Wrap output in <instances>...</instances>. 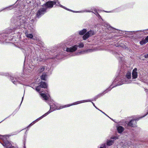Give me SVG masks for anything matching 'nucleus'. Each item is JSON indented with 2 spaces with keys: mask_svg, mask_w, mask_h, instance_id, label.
<instances>
[{
  "mask_svg": "<svg viewBox=\"0 0 148 148\" xmlns=\"http://www.w3.org/2000/svg\"><path fill=\"white\" fill-rule=\"evenodd\" d=\"M131 82V81H125V83H126V84H128V83H130Z\"/></svg>",
  "mask_w": 148,
  "mask_h": 148,
  "instance_id": "29",
  "label": "nucleus"
},
{
  "mask_svg": "<svg viewBox=\"0 0 148 148\" xmlns=\"http://www.w3.org/2000/svg\"><path fill=\"white\" fill-rule=\"evenodd\" d=\"M66 106H67L66 107L69 106H68V105H66Z\"/></svg>",
  "mask_w": 148,
  "mask_h": 148,
  "instance_id": "44",
  "label": "nucleus"
},
{
  "mask_svg": "<svg viewBox=\"0 0 148 148\" xmlns=\"http://www.w3.org/2000/svg\"><path fill=\"white\" fill-rule=\"evenodd\" d=\"M114 140H109L107 141V145L110 146L112 144L114 143Z\"/></svg>",
  "mask_w": 148,
  "mask_h": 148,
  "instance_id": "16",
  "label": "nucleus"
},
{
  "mask_svg": "<svg viewBox=\"0 0 148 148\" xmlns=\"http://www.w3.org/2000/svg\"><path fill=\"white\" fill-rule=\"evenodd\" d=\"M92 104H93V106H95V108H96L97 109H98V110H99V109L97 108V107L95 106V104H94L93 102H92Z\"/></svg>",
  "mask_w": 148,
  "mask_h": 148,
  "instance_id": "31",
  "label": "nucleus"
},
{
  "mask_svg": "<svg viewBox=\"0 0 148 148\" xmlns=\"http://www.w3.org/2000/svg\"><path fill=\"white\" fill-rule=\"evenodd\" d=\"M144 56L145 58H148V54L145 55Z\"/></svg>",
  "mask_w": 148,
  "mask_h": 148,
  "instance_id": "30",
  "label": "nucleus"
},
{
  "mask_svg": "<svg viewBox=\"0 0 148 148\" xmlns=\"http://www.w3.org/2000/svg\"><path fill=\"white\" fill-rule=\"evenodd\" d=\"M136 120H132L128 123V125L132 127H136Z\"/></svg>",
  "mask_w": 148,
  "mask_h": 148,
  "instance_id": "7",
  "label": "nucleus"
},
{
  "mask_svg": "<svg viewBox=\"0 0 148 148\" xmlns=\"http://www.w3.org/2000/svg\"><path fill=\"white\" fill-rule=\"evenodd\" d=\"M54 5V1H51L47 2L45 4L46 7L49 8H51Z\"/></svg>",
  "mask_w": 148,
  "mask_h": 148,
  "instance_id": "9",
  "label": "nucleus"
},
{
  "mask_svg": "<svg viewBox=\"0 0 148 148\" xmlns=\"http://www.w3.org/2000/svg\"><path fill=\"white\" fill-rule=\"evenodd\" d=\"M124 128L122 126H119L117 128L118 132L119 133H121L124 130Z\"/></svg>",
  "mask_w": 148,
  "mask_h": 148,
  "instance_id": "13",
  "label": "nucleus"
},
{
  "mask_svg": "<svg viewBox=\"0 0 148 148\" xmlns=\"http://www.w3.org/2000/svg\"><path fill=\"white\" fill-rule=\"evenodd\" d=\"M99 110L102 113H103V114H105L107 116H108L105 113H104V112H102V111L100 110Z\"/></svg>",
  "mask_w": 148,
  "mask_h": 148,
  "instance_id": "33",
  "label": "nucleus"
},
{
  "mask_svg": "<svg viewBox=\"0 0 148 148\" xmlns=\"http://www.w3.org/2000/svg\"><path fill=\"white\" fill-rule=\"evenodd\" d=\"M86 12H92V11H90V10H88V11H86Z\"/></svg>",
  "mask_w": 148,
  "mask_h": 148,
  "instance_id": "35",
  "label": "nucleus"
},
{
  "mask_svg": "<svg viewBox=\"0 0 148 148\" xmlns=\"http://www.w3.org/2000/svg\"><path fill=\"white\" fill-rule=\"evenodd\" d=\"M46 77V75L45 74H43L41 76V79L44 80H45V78Z\"/></svg>",
  "mask_w": 148,
  "mask_h": 148,
  "instance_id": "21",
  "label": "nucleus"
},
{
  "mask_svg": "<svg viewBox=\"0 0 148 148\" xmlns=\"http://www.w3.org/2000/svg\"><path fill=\"white\" fill-rule=\"evenodd\" d=\"M3 143H2L3 146L6 148H10L12 145L11 143L7 140V138L3 137L2 138Z\"/></svg>",
  "mask_w": 148,
  "mask_h": 148,
  "instance_id": "3",
  "label": "nucleus"
},
{
  "mask_svg": "<svg viewBox=\"0 0 148 148\" xmlns=\"http://www.w3.org/2000/svg\"><path fill=\"white\" fill-rule=\"evenodd\" d=\"M50 110L47 112L45 113L42 116L37 119L36 121H38L40 119H41L44 117L46 116L47 115L49 114L51 112L56 110V106L55 105H50Z\"/></svg>",
  "mask_w": 148,
  "mask_h": 148,
  "instance_id": "2",
  "label": "nucleus"
},
{
  "mask_svg": "<svg viewBox=\"0 0 148 148\" xmlns=\"http://www.w3.org/2000/svg\"><path fill=\"white\" fill-rule=\"evenodd\" d=\"M35 121L33 122L32 123H33L32 124V125L34 123H35Z\"/></svg>",
  "mask_w": 148,
  "mask_h": 148,
  "instance_id": "38",
  "label": "nucleus"
},
{
  "mask_svg": "<svg viewBox=\"0 0 148 148\" xmlns=\"http://www.w3.org/2000/svg\"><path fill=\"white\" fill-rule=\"evenodd\" d=\"M32 123H31V124L30 125H32Z\"/></svg>",
  "mask_w": 148,
  "mask_h": 148,
  "instance_id": "47",
  "label": "nucleus"
},
{
  "mask_svg": "<svg viewBox=\"0 0 148 148\" xmlns=\"http://www.w3.org/2000/svg\"><path fill=\"white\" fill-rule=\"evenodd\" d=\"M127 71L126 70H125L124 71V72L125 73H126L127 72Z\"/></svg>",
  "mask_w": 148,
  "mask_h": 148,
  "instance_id": "36",
  "label": "nucleus"
},
{
  "mask_svg": "<svg viewBox=\"0 0 148 148\" xmlns=\"http://www.w3.org/2000/svg\"><path fill=\"white\" fill-rule=\"evenodd\" d=\"M36 90L38 92H39L40 90V89L39 88V87L38 86L36 87Z\"/></svg>",
  "mask_w": 148,
  "mask_h": 148,
  "instance_id": "26",
  "label": "nucleus"
},
{
  "mask_svg": "<svg viewBox=\"0 0 148 148\" xmlns=\"http://www.w3.org/2000/svg\"><path fill=\"white\" fill-rule=\"evenodd\" d=\"M26 23V22L25 21L22 23H21V24L20 25V26H21V27H24V26H23V25H25V24ZM18 26H19V25Z\"/></svg>",
  "mask_w": 148,
  "mask_h": 148,
  "instance_id": "25",
  "label": "nucleus"
},
{
  "mask_svg": "<svg viewBox=\"0 0 148 148\" xmlns=\"http://www.w3.org/2000/svg\"><path fill=\"white\" fill-rule=\"evenodd\" d=\"M137 69L135 68L133 70L132 72V77L133 79H136L137 77L138 73L137 72Z\"/></svg>",
  "mask_w": 148,
  "mask_h": 148,
  "instance_id": "8",
  "label": "nucleus"
},
{
  "mask_svg": "<svg viewBox=\"0 0 148 148\" xmlns=\"http://www.w3.org/2000/svg\"><path fill=\"white\" fill-rule=\"evenodd\" d=\"M114 86H112V85H111L109 87V88L106 90L105 91L101 93H100L98 95L96 96L94 98V100H96V99H98V98L99 97L101 96H103L104 94L106 93V92H108L112 88L114 87Z\"/></svg>",
  "mask_w": 148,
  "mask_h": 148,
  "instance_id": "6",
  "label": "nucleus"
},
{
  "mask_svg": "<svg viewBox=\"0 0 148 148\" xmlns=\"http://www.w3.org/2000/svg\"><path fill=\"white\" fill-rule=\"evenodd\" d=\"M147 114H148V112H147V114H146L143 117L145 116L146 115H147Z\"/></svg>",
  "mask_w": 148,
  "mask_h": 148,
  "instance_id": "37",
  "label": "nucleus"
},
{
  "mask_svg": "<svg viewBox=\"0 0 148 148\" xmlns=\"http://www.w3.org/2000/svg\"><path fill=\"white\" fill-rule=\"evenodd\" d=\"M124 72H123V68H122L121 70L120 71V72L119 74V76H122V74H124Z\"/></svg>",
  "mask_w": 148,
  "mask_h": 148,
  "instance_id": "22",
  "label": "nucleus"
},
{
  "mask_svg": "<svg viewBox=\"0 0 148 148\" xmlns=\"http://www.w3.org/2000/svg\"><path fill=\"white\" fill-rule=\"evenodd\" d=\"M66 106H67L66 107L69 106H68V105H66Z\"/></svg>",
  "mask_w": 148,
  "mask_h": 148,
  "instance_id": "43",
  "label": "nucleus"
},
{
  "mask_svg": "<svg viewBox=\"0 0 148 148\" xmlns=\"http://www.w3.org/2000/svg\"><path fill=\"white\" fill-rule=\"evenodd\" d=\"M86 30L85 29H84L83 30H81L79 32V34L80 35H83L86 32Z\"/></svg>",
  "mask_w": 148,
  "mask_h": 148,
  "instance_id": "19",
  "label": "nucleus"
},
{
  "mask_svg": "<svg viewBox=\"0 0 148 148\" xmlns=\"http://www.w3.org/2000/svg\"><path fill=\"white\" fill-rule=\"evenodd\" d=\"M66 106H67L66 107L69 106H68V105H66Z\"/></svg>",
  "mask_w": 148,
  "mask_h": 148,
  "instance_id": "42",
  "label": "nucleus"
},
{
  "mask_svg": "<svg viewBox=\"0 0 148 148\" xmlns=\"http://www.w3.org/2000/svg\"><path fill=\"white\" fill-rule=\"evenodd\" d=\"M90 101V100H84L82 101H77L75 103V104H78L79 103H84L85 102H87Z\"/></svg>",
  "mask_w": 148,
  "mask_h": 148,
  "instance_id": "15",
  "label": "nucleus"
},
{
  "mask_svg": "<svg viewBox=\"0 0 148 148\" xmlns=\"http://www.w3.org/2000/svg\"><path fill=\"white\" fill-rule=\"evenodd\" d=\"M12 82L14 84H16L17 83H19V81L18 80V78H16L12 77Z\"/></svg>",
  "mask_w": 148,
  "mask_h": 148,
  "instance_id": "14",
  "label": "nucleus"
},
{
  "mask_svg": "<svg viewBox=\"0 0 148 148\" xmlns=\"http://www.w3.org/2000/svg\"><path fill=\"white\" fill-rule=\"evenodd\" d=\"M94 11L95 12V13H94V14H95V15H96L97 16H99L100 17V16L99 15V14L97 12V10L96 9H95L94 10Z\"/></svg>",
  "mask_w": 148,
  "mask_h": 148,
  "instance_id": "24",
  "label": "nucleus"
},
{
  "mask_svg": "<svg viewBox=\"0 0 148 148\" xmlns=\"http://www.w3.org/2000/svg\"><path fill=\"white\" fill-rule=\"evenodd\" d=\"M23 97L22 98V101H21V103L23 101Z\"/></svg>",
  "mask_w": 148,
  "mask_h": 148,
  "instance_id": "34",
  "label": "nucleus"
},
{
  "mask_svg": "<svg viewBox=\"0 0 148 148\" xmlns=\"http://www.w3.org/2000/svg\"><path fill=\"white\" fill-rule=\"evenodd\" d=\"M93 50L92 49H88V50H87L86 51L87 52H91Z\"/></svg>",
  "mask_w": 148,
  "mask_h": 148,
  "instance_id": "28",
  "label": "nucleus"
},
{
  "mask_svg": "<svg viewBox=\"0 0 148 148\" xmlns=\"http://www.w3.org/2000/svg\"><path fill=\"white\" fill-rule=\"evenodd\" d=\"M25 34L27 38H32L33 37V35L31 34H28L27 33H26Z\"/></svg>",
  "mask_w": 148,
  "mask_h": 148,
  "instance_id": "20",
  "label": "nucleus"
},
{
  "mask_svg": "<svg viewBox=\"0 0 148 148\" xmlns=\"http://www.w3.org/2000/svg\"><path fill=\"white\" fill-rule=\"evenodd\" d=\"M111 138L112 139H117L118 138L116 136H113V137H112Z\"/></svg>",
  "mask_w": 148,
  "mask_h": 148,
  "instance_id": "27",
  "label": "nucleus"
},
{
  "mask_svg": "<svg viewBox=\"0 0 148 148\" xmlns=\"http://www.w3.org/2000/svg\"><path fill=\"white\" fill-rule=\"evenodd\" d=\"M82 52H80V53H81Z\"/></svg>",
  "mask_w": 148,
  "mask_h": 148,
  "instance_id": "46",
  "label": "nucleus"
},
{
  "mask_svg": "<svg viewBox=\"0 0 148 148\" xmlns=\"http://www.w3.org/2000/svg\"><path fill=\"white\" fill-rule=\"evenodd\" d=\"M131 73L130 72H128L126 73V77L128 79H129L131 78Z\"/></svg>",
  "mask_w": 148,
  "mask_h": 148,
  "instance_id": "18",
  "label": "nucleus"
},
{
  "mask_svg": "<svg viewBox=\"0 0 148 148\" xmlns=\"http://www.w3.org/2000/svg\"><path fill=\"white\" fill-rule=\"evenodd\" d=\"M95 32L92 30H90L87 32L86 34L83 36V39L84 40H86L90 36L94 35L95 34Z\"/></svg>",
  "mask_w": 148,
  "mask_h": 148,
  "instance_id": "5",
  "label": "nucleus"
},
{
  "mask_svg": "<svg viewBox=\"0 0 148 148\" xmlns=\"http://www.w3.org/2000/svg\"><path fill=\"white\" fill-rule=\"evenodd\" d=\"M1 135H0V138H1Z\"/></svg>",
  "mask_w": 148,
  "mask_h": 148,
  "instance_id": "45",
  "label": "nucleus"
},
{
  "mask_svg": "<svg viewBox=\"0 0 148 148\" xmlns=\"http://www.w3.org/2000/svg\"><path fill=\"white\" fill-rule=\"evenodd\" d=\"M78 44V45H75L71 47L67 48L66 50L67 52H73L77 50L78 47L79 48H82L84 46V45L82 42H81Z\"/></svg>",
  "mask_w": 148,
  "mask_h": 148,
  "instance_id": "1",
  "label": "nucleus"
},
{
  "mask_svg": "<svg viewBox=\"0 0 148 148\" xmlns=\"http://www.w3.org/2000/svg\"><path fill=\"white\" fill-rule=\"evenodd\" d=\"M54 4H56V5L59 6L62 8H63L65 9H67L66 8H65V7L63 6L62 5H61L60 4V3L58 1H54Z\"/></svg>",
  "mask_w": 148,
  "mask_h": 148,
  "instance_id": "12",
  "label": "nucleus"
},
{
  "mask_svg": "<svg viewBox=\"0 0 148 148\" xmlns=\"http://www.w3.org/2000/svg\"><path fill=\"white\" fill-rule=\"evenodd\" d=\"M63 107H62L61 108H62Z\"/></svg>",
  "mask_w": 148,
  "mask_h": 148,
  "instance_id": "48",
  "label": "nucleus"
},
{
  "mask_svg": "<svg viewBox=\"0 0 148 148\" xmlns=\"http://www.w3.org/2000/svg\"><path fill=\"white\" fill-rule=\"evenodd\" d=\"M45 69V68L43 67H42L40 69H39V73H41L43 72Z\"/></svg>",
  "mask_w": 148,
  "mask_h": 148,
  "instance_id": "23",
  "label": "nucleus"
},
{
  "mask_svg": "<svg viewBox=\"0 0 148 148\" xmlns=\"http://www.w3.org/2000/svg\"><path fill=\"white\" fill-rule=\"evenodd\" d=\"M3 36H4V37H5V36H4V35H3Z\"/></svg>",
  "mask_w": 148,
  "mask_h": 148,
  "instance_id": "40",
  "label": "nucleus"
},
{
  "mask_svg": "<svg viewBox=\"0 0 148 148\" xmlns=\"http://www.w3.org/2000/svg\"><path fill=\"white\" fill-rule=\"evenodd\" d=\"M148 42V36H147L145 39H143L141 41L140 43L141 45H143L144 44H145L146 43Z\"/></svg>",
  "mask_w": 148,
  "mask_h": 148,
  "instance_id": "10",
  "label": "nucleus"
},
{
  "mask_svg": "<svg viewBox=\"0 0 148 148\" xmlns=\"http://www.w3.org/2000/svg\"><path fill=\"white\" fill-rule=\"evenodd\" d=\"M24 148H25V145H24Z\"/></svg>",
  "mask_w": 148,
  "mask_h": 148,
  "instance_id": "41",
  "label": "nucleus"
},
{
  "mask_svg": "<svg viewBox=\"0 0 148 148\" xmlns=\"http://www.w3.org/2000/svg\"><path fill=\"white\" fill-rule=\"evenodd\" d=\"M124 83H121V82L120 83H119V84H118V85H121L122 84H124Z\"/></svg>",
  "mask_w": 148,
  "mask_h": 148,
  "instance_id": "32",
  "label": "nucleus"
},
{
  "mask_svg": "<svg viewBox=\"0 0 148 148\" xmlns=\"http://www.w3.org/2000/svg\"><path fill=\"white\" fill-rule=\"evenodd\" d=\"M41 95L44 98V99L45 100H47L48 99V97L45 94L41 93Z\"/></svg>",
  "mask_w": 148,
  "mask_h": 148,
  "instance_id": "17",
  "label": "nucleus"
},
{
  "mask_svg": "<svg viewBox=\"0 0 148 148\" xmlns=\"http://www.w3.org/2000/svg\"><path fill=\"white\" fill-rule=\"evenodd\" d=\"M3 41V40H2V39L1 40H0V41Z\"/></svg>",
  "mask_w": 148,
  "mask_h": 148,
  "instance_id": "39",
  "label": "nucleus"
},
{
  "mask_svg": "<svg viewBox=\"0 0 148 148\" xmlns=\"http://www.w3.org/2000/svg\"><path fill=\"white\" fill-rule=\"evenodd\" d=\"M47 8H40L37 12V16L38 17H40L43 15L46 12Z\"/></svg>",
  "mask_w": 148,
  "mask_h": 148,
  "instance_id": "4",
  "label": "nucleus"
},
{
  "mask_svg": "<svg viewBox=\"0 0 148 148\" xmlns=\"http://www.w3.org/2000/svg\"><path fill=\"white\" fill-rule=\"evenodd\" d=\"M40 86L41 88H46L47 87V85L45 82H41L39 85Z\"/></svg>",
  "mask_w": 148,
  "mask_h": 148,
  "instance_id": "11",
  "label": "nucleus"
}]
</instances>
